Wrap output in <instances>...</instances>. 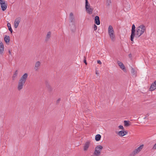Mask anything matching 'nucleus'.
Masks as SVG:
<instances>
[{
  "mask_svg": "<svg viewBox=\"0 0 156 156\" xmlns=\"http://www.w3.org/2000/svg\"><path fill=\"white\" fill-rule=\"evenodd\" d=\"M95 23L97 25H99L100 23L99 18L98 16H96L95 18Z\"/></svg>",
  "mask_w": 156,
  "mask_h": 156,
  "instance_id": "obj_17",
  "label": "nucleus"
},
{
  "mask_svg": "<svg viewBox=\"0 0 156 156\" xmlns=\"http://www.w3.org/2000/svg\"><path fill=\"white\" fill-rule=\"evenodd\" d=\"M40 65L41 62L39 61H37L36 62L35 65L34 69L36 71H37L39 69Z\"/></svg>",
  "mask_w": 156,
  "mask_h": 156,
  "instance_id": "obj_15",
  "label": "nucleus"
},
{
  "mask_svg": "<svg viewBox=\"0 0 156 156\" xmlns=\"http://www.w3.org/2000/svg\"><path fill=\"white\" fill-rule=\"evenodd\" d=\"M130 122L129 121L125 120L124 121V125L125 126H128L130 125Z\"/></svg>",
  "mask_w": 156,
  "mask_h": 156,
  "instance_id": "obj_20",
  "label": "nucleus"
},
{
  "mask_svg": "<svg viewBox=\"0 0 156 156\" xmlns=\"http://www.w3.org/2000/svg\"><path fill=\"white\" fill-rule=\"evenodd\" d=\"M85 8L86 9V5L87 3V5L88 6H87V8H89L91 7V6H90V4L88 3V0H85Z\"/></svg>",
  "mask_w": 156,
  "mask_h": 156,
  "instance_id": "obj_24",
  "label": "nucleus"
},
{
  "mask_svg": "<svg viewBox=\"0 0 156 156\" xmlns=\"http://www.w3.org/2000/svg\"><path fill=\"white\" fill-rule=\"evenodd\" d=\"M156 89V80L153 83L149 89L150 90L152 91Z\"/></svg>",
  "mask_w": 156,
  "mask_h": 156,
  "instance_id": "obj_12",
  "label": "nucleus"
},
{
  "mask_svg": "<svg viewBox=\"0 0 156 156\" xmlns=\"http://www.w3.org/2000/svg\"><path fill=\"white\" fill-rule=\"evenodd\" d=\"M90 141H87L84 144L83 146V150L84 151H87L88 150L90 145Z\"/></svg>",
  "mask_w": 156,
  "mask_h": 156,
  "instance_id": "obj_9",
  "label": "nucleus"
},
{
  "mask_svg": "<svg viewBox=\"0 0 156 156\" xmlns=\"http://www.w3.org/2000/svg\"><path fill=\"white\" fill-rule=\"evenodd\" d=\"M153 149H156V143L154 145L153 147Z\"/></svg>",
  "mask_w": 156,
  "mask_h": 156,
  "instance_id": "obj_30",
  "label": "nucleus"
},
{
  "mask_svg": "<svg viewBox=\"0 0 156 156\" xmlns=\"http://www.w3.org/2000/svg\"><path fill=\"white\" fill-rule=\"evenodd\" d=\"M144 146L143 145H140L139 147H138L136 149H135L132 152V155L133 156H135L136 154L139 153L143 148Z\"/></svg>",
  "mask_w": 156,
  "mask_h": 156,
  "instance_id": "obj_6",
  "label": "nucleus"
},
{
  "mask_svg": "<svg viewBox=\"0 0 156 156\" xmlns=\"http://www.w3.org/2000/svg\"><path fill=\"white\" fill-rule=\"evenodd\" d=\"M28 76V74L27 73H25L19 80L17 87L18 90L20 91L23 89V86L27 80Z\"/></svg>",
  "mask_w": 156,
  "mask_h": 156,
  "instance_id": "obj_1",
  "label": "nucleus"
},
{
  "mask_svg": "<svg viewBox=\"0 0 156 156\" xmlns=\"http://www.w3.org/2000/svg\"><path fill=\"white\" fill-rule=\"evenodd\" d=\"M4 40L6 44L9 42L10 37L9 36L5 35L4 37Z\"/></svg>",
  "mask_w": 156,
  "mask_h": 156,
  "instance_id": "obj_18",
  "label": "nucleus"
},
{
  "mask_svg": "<svg viewBox=\"0 0 156 156\" xmlns=\"http://www.w3.org/2000/svg\"><path fill=\"white\" fill-rule=\"evenodd\" d=\"M103 149V147L101 145H99L97 146L95 149L94 154L96 156L100 155L101 150Z\"/></svg>",
  "mask_w": 156,
  "mask_h": 156,
  "instance_id": "obj_4",
  "label": "nucleus"
},
{
  "mask_svg": "<svg viewBox=\"0 0 156 156\" xmlns=\"http://www.w3.org/2000/svg\"><path fill=\"white\" fill-rule=\"evenodd\" d=\"M101 137V136L100 135V134H97V135L95 137V140L96 141H99Z\"/></svg>",
  "mask_w": 156,
  "mask_h": 156,
  "instance_id": "obj_21",
  "label": "nucleus"
},
{
  "mask_svg": "<svg viewBox=\"0 0 156 156\" xmlns=\"http://www.w3.org/2000/svg\"><path fill=\"white\" fill-rule=\"evenodd\" d=\"M117 63L120 67V68L121 69L124 71L125 72L126 71L125 66L122 62L119 61H118Z\"/></svg>",
  "mask_w": 156,
  "mask_h": 156,
  "instance_id": "obj_10",
  "label": "nucleus"
},
{
  "mask_svg": "<svg viewBox=\"0 0 156 156\" xmlns=\"http://www.w3.org/2000/svg\"><path fill=\"white\" fill-rule=\"evenodd\" d=\"M111 3V0H107L106 5L107 6H109Z\"/></svg>",
  "mask_w": 156,
  "mask_h": 156,
  "instance_id": "obj_25",
  "label": "nucleus"
},
{
  "mask_svg": "<svg viewBox=\"0 0 156 156\" xmlns=\"http://www.w3.org/2000/svg\"><path fill=\"white\" fill-rule=\"evenodd\" d=\"M9 54H10V55H11V51H10V50H9Z\"/></svg>",
  "mask_w": 156,
  "mask_h": 156,
  "instance_id": "obj_36",
  "label": "nucleus"
},
{
  "mask_svg": "<svg viewBox=\"0 0 156 156\" xmlns=\"http://www.w3.org/2000/svg\"><path fill=\"white\" fill-rule=\"evenodd\" d=\"M146 27L143 25H141L136 28V31L135 34L136 37H139L146 30Z\"/></svg>",
  "mask_w": 156,
  "mask_h": 156,
  "instance_id": "obj_2",
  "label": "nucleus"
},
{
  "mask_svg": "<svg viewBox=\"0 0 156 156\" xmlns=\"http://www.w3.org/2000/svg\"><path fill=\"white\" fill-rule=\"evenodd\" d=\"M127 133V132L126 131L122 130L120 131L117 133V134L120 136H122L126 135Z\"/></svg>",
  "mask_w": 156,
  "mask_h": 156,
  "instance_id": "obj_14",
  "label": "nucleus"
},
{
  "mask_svg": "<svg viewBox=\"0 0 156 156\" xmlns=\"http://www.w3.org/2000/svg\"><path fill=\"white\" fill-rule=\"evenodd\" d=\"M60 98H59V99H58L57 100V103H59V102L60 101Z\"/></svg>",
  "mask_w": 156,
  "mask_h": 156,
  "instance_id": "obj_33",
  "label": "nucleus"
},
{
  "mask_svg": "<svg viewBox=\"0 0 156 156\" xmlns=\"http://www.w3.org/2000/svg\"><path fill=\"white\" fill-rule=\"evenodd\" d=\"M108 33L109 36L112 41L115 40V36L113 28L111 25H109L108 28Z\"/></svg>",
  "mask_w": 156,
  "mask_h": 156,
  "instance_id": "obj_3",
  "label": "nucleus"
},
{
  "mask_svg": "<svg viewBox=\"0 0 156 156\" xmlns=\"http://www.w3.org/2000/svg\"><path fill=\"white\" fill-rule=\"evenodd\" d=\"M4 45L2 42L0 41V54H2L4 51Z\"/></svg>",
  "mask_w": 156,
  "mask_h": 156,
  "instance_id": "obj_16",
  "label": "nucleus"
},
{
  "mask_svg": "<svg viewBox=\"0 0 156 156\" xmlns=\"http://www.w3.org/2000/svg\"><path fill=\"white\" fill-rule=\"evenodd\" d=\"M147 116H148L149 115V114H147Z\"/></svg>",
  "mask_w": 156,
  "mask_h": 156,
  "instance_id": "obj_37",
  "label": "nucleus"
},
{
  "mask_svg": "<svg viewBox=\"0 0 156 156\" xmlns=\"http://www.w3.org/2000/svg\"><path fill=\"white\" fill-rule=\"evenodd\" d=\"M69 19L70 22H72L74 20V17H69Z\"/></svg>",
  "mask_w": 156,
  "mask_h": 156,
  "instance_id": "obj_26",
  "label": "nucleus"
},
{
  "mask_svg": "<svg viewBox=\"0 0 156 156\" xmlns=\"http://www.w3.org/2000/svg\"><path fill=\"white\" fill-rule=\"evenodd\" d=\"M131 73L132 74L133 76L134 77H135L136 76V75H135V70L133 68H132V69H131Z\"/></svg>",
  "mask_w": 156,
  "mask_h": 156,
  "instance_id": "obj_23",
  "label": "nucleus"
},
{
  "mask_svg": "<svg viewBox=\"0 0 156 156\" xmlns=\"http://www.w3.org/2000/svg\"><path fill=\"white\" fill-rule=\"evenodd\" d=\"M7 25L9 28V30L10 31L11 33H12V29L10 24L9 23H7Z\"/></svg>",
  "mask_w": 156,
  "mask_h": 156,
  "instance_id": "obj_22",
  "label": "nucleus"
},
{
  "mask_svg": "<svg viewBox=\"0 0 156 156\" xmlns=\"http://www.w3.org/2000/svg\"><path fill=\"white\" fill-rule=\"evenodd\" d=\"M119 129H122V130H123L124 129V128L122 126L120 125L119 126Z\"/></svg>",
  "mask_w": 156,
  "mask_h": 156,
  "instance_id": "obj_27",
  "label": "nucleus"
},
{
  "mask_svg": "<svg viewBox=\"0 0 156 156\" xmlns=\"http://www.w3.org/2000/svg\"><path fill=\"white\" fill-rule=\"evenodd\" d=\"M0 4L3 11H5L7 8V5L5 3V1L4 0H0Z\"/></svg>",
  "mask_w": 156,
  "mask_h": 156,
  "instance_id": "obj_7",
  "label": "nucleus"
},
{
  "mask_svg": "<svg viewBox=\"0 0 156 156\" xmlns=\"http://www.w3.org/2000/svg\"><path fill=\"white\" fill-rule=\"evenodd\" d=\"M18 75V71L17 70H16L15 72L14 73L12 77V79L13 80H14L17 77V76Z\"/></svg>",
  "mask_w": 156,
  "mask_h": 156,
  "instance_id": "obj_19",
  "label": "nucleus"
},
{
  "mask_svg": "<svg viewBox=\"0 0 156 156\" xmlns=\"http://www.w3.org/2000/svg\"><path fill=\"white\" fill-rule=\"evenodd\" d=\"M87 4V3L86 5V10L88 13L90 14H91L93 13V9L92 7L89 8H87V7L88 6Z\"/></svg>",
  "mask_w": 156,
  "mask_h": 156,
  "instance_id": "obj_11",
  "label": "nucleus"
},
{
  "mask_svg": "<svg viewBox=\"0 0 156 156\" xmlns=\"http://www.w3.org/2000/svg\"><path fill=\"white\" fill-rule=\"evenodd\" d=\"M69 17H73V14L72 12L70 13Z\"/></svg>",
  "mask_w": 156,
  "mask_h": 156,
  "instance_id": "obj_32",
  "label": "nucleus"
},
{
  "mask_svg": "<svg viewBox=\"0 0 156 156\" xmlns=\"http://www.w3.org/2000/svg\"><path fill=\"white\" fill-rule=\"evenodd\" d=\"M51 37V32L50 31L48 32L46 34L45 38V41L47 42L50 39Z\"/></svg>",
  "mask_w": 156,
  "mask_h": 156,
  "instance_id": "obj_13",
  "label": "nucleus"
},
{
  "mask_svg": "<svg viewBox=\"0 0 156 156\" xmlns=\"http://www.w3.org/2000/svg\"><path fill=\"white\" fill-rule=\"evenodd\" d=\"M97 26L96 25L94 24V30H97Z\"/></svg>",
  "mask_w": 156,
  "mask_h": 156,
  "instance_id": "obj_29",
  "label": "nucleus"
},
{
  "mask_svg": "<svg viewBox=\"0 0 156 156\" xmlns=\"http://www.w3.org/2000/svg\"><path fill=\"white\" fill-rule=\"evenodd\" d=\"M135 27L134 24L132 26L131 34L130 36V40L132 41H133V39L135 36Z\"/></svg>",
  "mask_w": 156,
  "mask_h": 156,
  "instance_id": "obj_5",
  "label": "nucleus"
},
{
  "mask_svg": "<svg viewBox=\"0 0 156 156\" xmlns=\"http://www.w3.org/2000/svg\"><path fill=\"white\" fill-rule=\"evenodd\" d=\"M97 62L98 64L101 65V61H100V60H98L97 61Z\"/></svg>",
  "mask_w": 156,
  "mask_h": 156,
  "instance_id": "obj_31",
  "label": "nucleus"
},
{
  "mask_svg": "<svg viewBox=\"0 0 156 156\" xmlns=\"http://www.w3.org/2000/svg\"><path fill=\"white\" fill-rule=\"evenodd\" d=\"M146 117H145L144 118V119H146Z\"/></svg>",
  "mask_w": 156,
  "mask_h": 156,
  "instance_id": "obj_38",
  "label": "nucleus"
},
{
  "mask_svg": "<svg viewBox=\"0 0 156 156\" xmlns=\"http://www.w3.org/2000/svg\"><path fill=\"white\" fill-rule=\"evenodd\" d=\"M95 73L96 74H97V75H98L99 74L97 70H96L95 71Z\"/></svg>",
  "mask_w": 156,
  "mask_h": 156,
  "instance_id": "obj_34",
  "label": "nucleus"
},
{
  "mask_svg": "<svg viewBox=\"0 0 156 156\" xmlns=\"http://www.w3.org/2000/svg\"><path fill=\"white\" fill-rule=\"evenodd\" d=\"M129 58H131V57H132V55H131V54H129Z\"/></svg>",
  "mask_w": 156,
  "mask_h": 156,
  "instance_id": "obj_35",
  "label": "nucleus"
},
{
  "mask_svg": "<svg viewBox=\"0 0 156 156\" xmlns=\"http://www.w3.org/2000/svg\"><path fill=\"white\" fill-rule=\"evenodd\" d=\"M21 18L20 17H17L15 20L14 23V27L16 28L18 26L19 23L20 22Z\"/></svg>",
  "mask_w": 156,
  "mask_h": 156,
  "instance_id": "obj_8",
  "label": "nucleus"
},
{
  "mask_svg": "<svg viewBox=\"0 0 156 156\" xmlns=\"http://www.w3.org/2000/svg\"><path fill=\"white\" fill-rule=\"evenodd\" d=\"M86 58L85 56H84V62L85 64L87 65V63L86 62Z\"/></svg>",
  "mask_w": 156,
  "mask_h": 156,
  "instance_id": "obj_28",
  "label": "nucleus"
}]
</instances>
